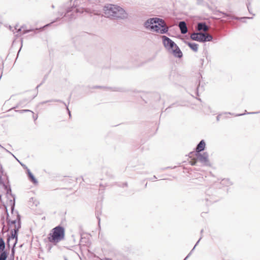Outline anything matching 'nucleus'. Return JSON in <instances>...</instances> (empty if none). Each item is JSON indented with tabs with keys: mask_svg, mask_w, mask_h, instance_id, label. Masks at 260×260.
I'll list each match as a JSON object with an SVG mask.
<instances>
[{
	"mask_svg": "<svg viewBox=\"0 0 260 260\" xmlns=\"http://www.w3.org/2000/svg\"><path fill=\"white\" fill-rule=\"evenodd\" d=\"M103 10L104 15L107 17L113 19H124L127 17L125 10L117 5H107L104 6Z\"/></svg>",
	"mask_w": 260,
	"mask_h": 260,
	"instance_id": "nucleus-1",
	"label": "nucleus"
},
{
	"mask_svg": "<svg viewBox=\"0 0 260 260\" xmlns=\"http://www.w3.org/2000/svg\"><path fill=\"white\" fill-rule=\"evenodd\" d=\"M85 0H75L74 7H73L67 11L64 17L68 19H71L75 18L78 14L82 13L84 11L87 12L91 13L88 9L83 8Z\"/></svg>",
	"mask_w": 260,
	"mask_h": 260,
	"instance_id": "nucleus-2",
	"label": "nucleus"
},
{
	"mask_svg": "<svg viewBox=\"0 0 260 260\" xmlns=\"http://www.w3.org/2000/svg\"><path fill=\"white\" fill-rule=\"evenodd\" d=\"M9 214L7 213V220L9 224H14V228L11 231V236L8 238V244L9 245L10 243L12 242L15 246L18 241V232L21 227L20 218L18 214L17 215L16 219L13 220H10L8 218Z\"/></svg>",
	"mask_w": 260,
	"mask_h": 260,
	"instance_id": "nucleus-3",
	"label": "nucleus"
},
{
	"mask_svg": "<svg viewBox=\"0 0 260 260\" xmlns=\"http://www.w3.org/2000/svg\"><path fill=\"white\" fill-rule=\"evenodd\" d=\"M162 43L165 48L172 53L175 57L180 58L182 53L178 46L169 38L162 36L161 37Z\"/></svg>",
	"mask_w": 260,
	"mask_h": 260,
	"instance_id": "nucleus-4",
	"label": "nucleus"
},
{
	"mask_svg": "<svg viewBox=\"0 0 260 260\" xmlns=\"http://www.w3.org/2000/svg\"><path fill=\"white\" fill-rule=\"evenodd\" d=\"M64 229L60 226L53 228L48 235V239L49 242L55 244L62 240L64 237Z\"/></svg>",
	"mask_w": 260,
	"mask_h": 260,
	"instance_id": "nucleus-5",
	"label": "nucleus"
},
{
	"mask_svg": "<svg viewBox=\"0 0 260 260\" xmlns=\"http://www.w3.org/2000/svg\"><path fill=\"white\" fill-rule=\"evenodd\" d=\"M190 38L192 40L200 42L210 41L212 39V37L209 34L204 33H193L191 35Z\"/></svg>",
	"mask_w": 260,
	"mask_h": 260,
	"instance_id": "nucleus-6",
	"label": "nucleus"
},
{
	"mask_svg": "<svg viewBox=\"0 0 260 260\" xmlns=\"http://www.w3.org/2000/svg\"><path fill=\"white\" fill-rule=\"evenodd\" d=\"M160 21L161 22H158L159 25L158 24L151 25V31L161 34H165L168 31V27L165 21L162 19H160Z\"/></svg>",
	"mask_w": 260,
	"mask_h": 260,
	"instance_id": "nucleus-7",
	"label": "nucleus"
},
{
	"mask_svg": "<svg viewBox=\"0 0 260 260\" xmlns=\"http://www.w3.org/2000/svg\"><path fill=\"white\" fill-rule=\"evenodd\" d=\"M161 22L160 19L159 18L155 17L148 19L144 24L145 27L149 30H151V25H155L156 24L159 25L158 22Z\"/></svg>",
	"mask_w": 260,
	"mask_h": 260,
	"instance_id": "nucleus-8",
	"label": "nucleus"
},
{
	"mask_svg": "<svg viewBox=\"0 0 260 260\" xmlns=\"http://www.w3.org/2000/svg\"><path fill=\"white\" fill-rule=\"evenodd\" d=\"M197 159L202 163L206 164L208 161V155L207 153L204 152L203 154L199 153H196Z\"/></svg>",
	"mask_w": 260,
	"mask_h": 260,
	"instance_id": "nucleus-9",
	"label": "nucleus"
},
{
	"mask_svg": "<svg viewBox=\"0 0 260 260\" xmlns=\"http://www.w3.org/2000/svg\"><path fill=\"white\" fill-rule=\"evenodd\" d=\"M179 27L180 29L181 32L182 34H185L187 31V28L186 27V25L185 22L181 21L179 22Z\"/></svg>",
	"mask_w": 260,
	"mask_h": 260,
	"instance_id": "nucleus-10",
	"label": "nucleus"
},
{
	"mask_svg": "<svg viewBox=\"0 0 260 260\" xmlns=\"http://www.w3.org/2000/svg\"><path fill=\"white\" fill-rule=\"evenodd\" d=\"M205 147V143L204 140H202L198 145L196 150L197 153H199L200 151L203 150Z\"/></svg>",
	"mask_w": 260,
	"mask_h": 260,
	"instance_id": "nucleus-11",
	"label": "nucleus"
},
{
	"mask_svg": "<svg viewBox=\"0 0 260 260\" xmlns=\"http://www.w3.org/2000/svg\"><path fill=\"white\" fill-rule=\"evenodd\" d=\"M198 29L199 30H203L204 31H206L208 30V27L205 23H199L198 25Z\"/></svg>",
	"mask_w": 260,
	"mask_h": 260,
	"instance_id": "nucleus-12",
	"label": "nucleus"
},
{
	"mask_svg": "<svg viewBox=\"0 0 260 260\" xmlns=\"http://www.w3.org/2000/svg\"><path fill=\"white\" fill-rule=\"evenodd\" d=\"M187 45L194 51L197 52L198 50V45L196 43H187Z\"/></svg>",
	"mask_w": 260,
	"mask_h": 260,
	"instance_id": "nucleus-13",
	"label": "nucleus"
},
{
	"mask_svg": "<svg viewBox=\"0 0 260 260\" xmlns=\"http://www.w3.org/2000/svg\"><path fill=\"white\" fill-rule=\"evenodd\" d=\"M29 30H25L23 28V27H21V28H19L17 31V34L16 35L17 36L19 35H21L22 34H25L28 32H29Z\"/></svg>",
	"mask_w": 260,
	"mask_h": 260,
	"instance_id": "nucleus-14",
	"label": "nucleus"
},
{
	"mask_svg": "<svg viewBox=\"0 0 260 260\" xmlns=\"http://www.w3.org/2000/svg\"><path fill=\"white\" fill-rule=\"evenodd\" d=\"M27 173L29 177L30 178V179H31V181L34 183L36 184L37 183V181L29 170H27Z\"/></svg>",
	"mask_w": 260,
	"mask_h": 260,
	"instance_id": "nucleus-15",
	"label": "nucleus"
},
{
	"mask_svg": "<svg viewBox=\"0 0 260 260\" xmlns=\"http://www.w3.org/2000/svg\"><path fill=\"white\" fill-rule=\"evenodd\" d=\"M7 257V253L4 251L0 254V260H6Z\"/></svg>",
	"mask_w": 260,
	"mask_h": 260,
	"instance_id": "nucleus-16",
	"label": "nucleus"
},
{
	"mask_svg": "<svg viewBox=\"0 0 260 260\" xmlns=\"http://www.w3.org/2000/svg\"><path fill=\"white\" fill-rule=\"evenodd\" d=\"M5 248V244L4 240L2 238H0V251H3Z\"/></svg>",
	"mask_w": 260,
	"mask_h": 260,
	"instance_id": "nucleus-17",
	"label": "nucleus"
},
{
	"mask_svg": "<svg viewBox=\"0 0 260 260\" xmlns=\"http://www.w3.org/2000/svg\"><path fill=\"white\" fill-rule=\"evenodd\" d=\"M29 111H30V110H21L18 111V112H19L20 113H23L25 112H29Z\"/></svg>",
	"mask_w": 260,
	"mask_h": 260,
	"instance_id": "nucleus-18",
	"label": "nucleus"
},
{
	"mask_svg": "<svg viewBox=\"0 0 260 260\" xmlns=\"http://www.w3.org/2000/svg\"><path fill=\"white\" fill-rule=\"evenodd\" d=\"M30 112L32 114V115H33V118H34V120L35 121L37 119L38 116H35L34 115V113L32 111H30Z\"/></svg>",
	"mask_w": 260,
	"mask_h": 260,
	"instance_id": "nucleus-19",
	"label": "nucleus"
},
{
	"mask_svg": "<svg viewBox=\"0 0 260 260\" xmlns=\"http://www.w3.org/2000/svg\"><path fill=\"white\" fill-rule=\"evenodd\" d=\"M3 174V168L2 165L0 164V176Z\"/></svg>",
	"mask_w": 260,
	"mask_h": 260,
	"instance_id": "nucleus-20",
	"label": "nucleus"
},
{
	"mask_svg": "<svg viewBox=\"0 0 260 260\" xmlns=\"http://www.w3.org/2000/svg\"><path fill=\"white\" fill-rule=\"evenodd\" d=\"M14 251H15V250H14V246H13V248H12V254L13 255H14Z\"/></svg>",
	"mask_w": 260,
	"mask_h": 260,
	"instance_id": "nucleus-21",
	"label": "nucleus"
},
{
	"mask_svg": "<svg viewBox=\"0 0 260 260\" xmlns=\"http://www.w3.org/2000/svg\"><path fill=\"white\" fill-rule=\"evenodd\" d=\"M93 13L94 14L98 15L99 14V12L98 11H95Z\"/></svg>",
	"mask_w": 260,
	"mask_h": 260,
	"instance_id": "nucleus-22",
	"label": "nucleus"
},
{
	"mask_svg": "<svg viewBox=\"0 0 260 260\" xmlns=\"http://www.w3.org/2000/svg\"><path fill=\"white\" fill-rule=\"evenodd\" d=\"M67 106V110L69 112V115L70 116H71V113H70V111H69V109H68V107Z\"/></svg>",
	"mask_w": 260,
	"mask_h": 260,
	"instance_id": "nucleus-23",
	"label": "nucleus"
},
{
	"mask_svg": "<svg viewBox=\"0 0 260 260\" xmlns=\"http://www.w3.org/2000/svg\"><path fill=\"white\" fill-rule=\"evenodd\" d=\"M199 241H200V240H199V241H198V242H197L196 244V245H195V246H194V247H193V249H192V250H193V249H194V248H195L196 246V245L198 244V243L199 242Z\"/></svg>",
	"mask_w": 260,
	"mask_h": 260,
	"instance_id": "nucleus-24",
	"label": "nucleus"
},
{
	"mask_svg": "<svg viewBox=\"0 0 260 260\" xmlns=\"http://www.w3.org/2000/svg\"><path fill=\"white\" fill-rule=\"evenodd\" d=\"M226 181V180H222L223 183H224V182H225Z\"/></svg>",
	"mask_w": 260,
	"mask_h": 260,
	"instance_id": "nucleus-25",
	"label": "nucleus"
},
{
	"mask_svg": "<svg viewBox=\"0 0 260 260\" xmlns=\"http://www.w3.org/2000/svg\"><path fill=\"white\" fill-rule=\"evenodd\" d=\"M188 256H187L184 259V260H185L187 257H188Z\"/></svg>",
	"mask_w": 260,
	"mask_h": 260,
	"instance_id": "nucleus-26",
	"label": "nucleus"
},
{
	"mask_svg": "<svg viewBox=\"0 0 260 260\" xmlns=\"http://www.w3.org/2000/svg\"><path fill=\"white\" fill-rule=\"evenodd\" d=\"M194 164H195V162H194V163L192 164L191 165H194Z\"/></svg>",
	"mask_w": 260,
	"mask_h": 260,
	"instance_id": "nucleus-27",
	"label": "nucleus"
},
{
	"mask_svg": "<svg viewBox=\"0 0 260 260\" xmlns=\"http://www.w3.org/2000/svg\"><path fill=\"white\" fill-rule=\"evenodd\" d=\"M64 260H68L67 258H64Z\"/></svg>",
	"mask_w": 260,
	"mask_h": 260,
	"instance_id": "nucleus-28",
	"label": "nucleus"
},
{
	"mask_svg": "<svg viewBox=\"0 0 260 260\" xmlns=\"http://www.w3.org/2000/svg\"><path fill=\"white\" fill-rule=\"evenodd\" d=\"M13 209H14V208H13V207H12V211L13 210Z\"/></svg>",
	"mask_w": 260,
	"mask_h": 260,
	"instance_id": "nucleus-29",
	"label": "nucleus"
},
{
	"mask_svg": "<svg viewBox=\"0 0 260 260\" xmlns=\"http://www.w3.org/2000/svg\"><path fill=\"white\" fill-rule=\"evenodd\" d=\"M49 25V24H47V25H46L45 26H48V25Z\"/></svg>",
	"mask_w": 260,
	"mask_h": 260,
	"instance_id": "nucleus-30",
	"label": "nucleus"
}]
</instances>
